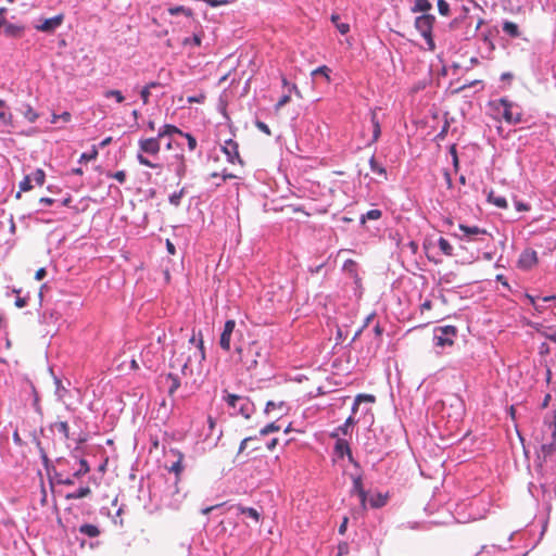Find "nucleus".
<instances>
[{"mask_svg": "<svg viewBox=\"0 0 556 556\" xmlns=\"http://www.w3.org/2000/svg\"><path fill=\"white\" fill-rule=\"evenodd\" d=\"M26 305H27V298L17 296V299L15 300V306L18 308H23Z\"/></svg>", "mask_w": 556, "mask_h": 556, "instance_id": "nucleus-52", "label": "nucleus"}, {"mask_svg": "<svg viewBox=\"0 0 556 556\" xmlns=\"http://www.w3.org/2000/svg\"><path fill=\"white\" fill-rule=\"evenodd\" d=\"M382 212L378 208H374L368 211L366 214H363L361 217V223L365 224L367 220H377L381 217Z\"/></svg>", "mask_w": 556, "mask_h": 556, "instance_id": "nucleus-28", "label": "nucleus"}, {"mask_svg": "<svg viewBox=\"0 0 556 556\" xmlns=\"http://www.w3.org/2000/svg\"><path fill=\"white\" fill-rule=\"evenodd\" d=\"M179 178H182L187 172L186 161L182 154L175 155V161L169 165Z\"/></svg>", "mask_w": 556, "mask_h": 556, "instance_id": "nucleus-15", "label": "nucleus"}, {"mask_svg": "<svg viewBox=\"0 0 556 556\" xmlns=\"http://www.w3.org/2000/svg\"><path fill=\"white\" fill-rule=\"evenodd\" d=\"M98 155V151L94 147L91 148V150H89L88 152H85L80 155V159H79V162L81 163L83 161H91V160H94Z\"/></svg>", "mask_w": 556, "mask_h": 556, "instance_id": "nucleus-36", "label": "nucleus"}, {"mask_svg": "<svg viewBox=\"0 0 556 556\" xmlns=\"http://www.w3.org/2000/svg\"><path fill=\"white\" fill-rule=\"evenodd\" d=\"M355 424V420L353 417H349L344 425L339 428L344 434H348L349 428Z\"/></svg>", "mask_w": 556, "mask_h": 556, "instance_id": "nucleus-44", "label": "nucleus"}, {"mask_svg": "<svg viewBox=\"0 0 556 556\" xmlns=\"http://www.w3.org/2000/svg\"><path fill=\"white\" fill-rule=\"evenodd\" d=\"M488 201L490 203L494 204L495 206L500 207V208H507L508 207L507 200L504 197H502V195H496L493 191L489 192Z\"/></svg>", "mask_w": 556, "mask_h": 556, "instance_id": "nucleus-20", "label": "nucleus"}, {"mask_svg": "<svg viewBox=\"0 0 556 556\" xmlns=\"http://www.w3.org/2000/svg\"><path fill=\"white\" fill-rule=\"evenodd\" d=\"M348 518L345 517L339 527V533L344 534L346 531Z\"/></svg>", "mask_w": 556, "mask_h": 556, "instance_id": "nucleus-60", "label": "nucleus"}, {"mask_svg": "<svg viewBox=\"0 0 556 556\" xmlns=\"http://www.w3.org/2000/svg\"><path fill=\"white\" fill-rule=\"evenodd\" d=\"M515 206L518 212H526L529 210V206L520 201H515Z\"/></svg>", "mask_w": 556, "mask_h": 556, "instance_id": "nucleus-53", "label": "nucleus"}, {"mask_svg": "<svg viewBox=\"0 0 556 556\" xmlns=\"http://www.w3.org/2000/svg\"><path fill=\"white\" fill-rule=\"evenodd\" d=\"M170 453L176 457V460L170 465V467H168V471L174 472L177 479H179V476L184 470V454L178 450H170Z\"/></svg>", "mask_w": 556, "mask_h": 556, "instance_id": "nucleus-14", "label": "nucleus"}, {"mask_svg": "<svg viewBox=\"0 0 556 556\" xmlns=\"http://www.w3.org/2000/svg\"><path fill=\"white\" fill-rule=\"evenodd\" d=\"M545 425L552 433V441L549 443H544L541 446V453L544 458L551 456L556 451V409L554 413V420Z\"/></svg>", "mask_w": 556, "mask_h": 556, "instance_id": "nucleus-10", "label": "nucleus"}, {"mask_svg": "<svg viewBox=\"0 0 556 556\" xmlns=\"http://www.w3.org/2000/svg\"><path fill=\"white\" fill-rule=\"evenodd\" d=\"M13 441L17 445H22V443H23V441H22V439H21V437H20L17 431H14V433H13Z\"/></svg>", "mask_w": 556, "mask_h": 556, "instance_id": "nucleus-63", "label": "nucleus"}, {"mask_svg": "<svg viewBox=\"0 0 556 556\" xmlns=\"http://www.w3.org/2000/svg\"><path fill=\"white\" fill-rule=\"evenodd\" d=\"M538 264V254L534 250L527 248L519 255L517 261L518 268L529 270Z\"/></svg>", "mask_w": 556, "mask_h": 556, "instance_id": "nucleus-9", "label": "nucleus"}, {"mask_svg": "<svg viewBox=\"0 0 556 556\" xmlns=\"http://www.w3.org/2000/svg\"><path fill=\"white\" fill-rule=\"evenodd\" d=\"M371 124H372V139H371V142H375V141L378 140V138L380 137V134H381L380 124H379V121L377 118L376 111L371 112Z\"/></svg>", "mask_w": 556, "mask_h": 556, "instance_id": "nucleus-25", "label": "nucleus"}, {"mask_svg": "<svg viewBox=\"0 0 556 556\" xmlns=\"http://www.w3.org/2000/svg\"><path fill=\"white\" fill-rule=\"evenodd\" d=\"M343 270L348 273L350 276L355 278L356 281L359 280L357 274V264L353 260H346L343 264Z\"/></svg>", "mask_w": 556, "mask_h": 556, "instance_id": "nucleus-22", "label": "nucleus"}, {"mask_svg": "<svg viewBox=\"0 0 556 556\" xmlns=\"http://www.w3.org/2000/svg\"><path fill=\"white\" fill-rule=\"evenodd\" d=\"M165 383L168 386V394L170 396L178 390L180 387V381L177 376L174 374H168L165 376Z\"/></svg>", "mask_w": 556, "mask_h": 556, "instance_id": "nucleus-16", "label": "nucleus"}, {"mask_svg": "<svg viewBox=\"0 0 556 556\" xmlns=\"http://www.w3.org/2000/svg\"><path fill=\"white\" fill-rule=\"evenodd\" d=\"M255 126L261 130L263 131L264 134L266 135H270V129L269 127L264 123V122H261V121H256L255 122Z\"/></svg>", "mask_w": 556, "mask_h": 556, "instance_id": "nucleus-47", "label": "nucleus"}, {"mask_svg": "<svg viewBox=\"0 0 556 556\" xmlns=\"http://www.w3.org/2000/svg\"><path fill=\"white\" fill-rule=\"evenodd\" d=\"M356 495L359 497V502H361L362 508L366 509L367 492L366 491H362V492L357 493Z\"/></svg>", "mask_w": 556, "mask_h": 556, "instance_id": "nucleus-49", "label": "nucleus"}, {"mask_svg": "<svg viewBox=\"0 0 556 556\" xmlns=\"http://www.w3.org/2000/svg\"><path fill=\"white\" fill-rule=\"evenodd\" d=\"M236 509L248 517L252 518L255 522H258L261 519V514L253 507H243L242 505H237Z\"/></svg>", "mask_w": 556, "mask_h": 556, "instance_id": "nucleus-19", "label": "nucleus"}, {"mask_svg": "<svg viewBox=\"0 0 556 556\" xmlns=\"http://www.w3.org/2000/svg\"><path fill=\"white\" fill-rule=\"evenodd\" d=\"M434 21L435 17L432 14H422L415 20V27L426 39L430 50L434 49V42L431 36Z\"/></svg>", "mask_w": 556, "mask_h": 556, "instance_id": "nucleus-6", "label": "nucleus"}, {"mask_svg": "<svg viewBox=\"0 0 556 556\" xmlns=\"http://www.w3.org/2000/svg\"><path fill=\"white\" fill-rule=\"evenodd\" d=\"M204 98L205 97L203 94L189 97L188 102L189 103H193V102L200 103V102H203Z\"/></svg>", "mask_w": 556, "mask_h": 556, "instance_id": "nucleus-57", "label": "nucleus"}, {"mask_svg": "<svg viewBox=\"0 0 556 556\" xmlns=\"http://www.w3.org/2000/svg\"><path fill=\"white\" fill-rule=\"evenodd\" d=\"M156 86H157V84H156V83H150L149 85H147V86H146V87L140 91V97H141V99H142L143 104H148V102H149V98H150V94H151L150 89H151V88H154V87H156Z\"/></svg>", "mask_w": 556, "mask_h": 556, "instance_id": "nucleus-31", "label": "nucleus"}, {"mask_svg": "<svg viewBox=\"0 0 556 556\" xmlns=\"http://www.w3.org/2000/svg\"><path fill=\"white\" fill-rule=\"evenodd\" d=\"M368 502L371 508L383 507L388 502V494L377 493L372 495Z\"/></svg>", "mask_w": 556, "mask_h": 556, "instance_id": "nucleus-18", "label": "nucleus"}, {"mask_svg": "<svg viewBox=\"0 0 556 556\" xmlns=\"http://www.w3.org/2000/svg\"><path fill=\"white\" fill-rule=\"evenodd\" d=\"M334 453L338 457L343 458L345 455L349 456L351 463L355 464L354 458L352 456V452L350 445L346 440L338 439L334 444Z\"/></svg>", "mask_w": 556, "mask_h": 556, "instance_id": "nucleus-13", "label": "nucleus"}, {"mask_svg": "<svg viewBox=\"0 0 556 556\" xmlns=\"http://www.w3.org/2000/svg\"><path fill=\"white\" fill-rule=\"evenodd\" d=\"M79 531H80V533H83L89 538H97L100 534L99 528L94 525H89V523L83 525L79 528Z\"/></svg>", "mask_w": 556, "mask_h": 556, "instance_id": "nucleus-23", "label": "nucleus"}, {"mask_svg": "<svg viewBox=\"0 0 556 556\" xmlns=\"http://www.w3.org/2000/svg\"><path fill=\"white\" fill-rule=\"evenodd\" d=\"M526 296L529 300L530 304L534 307V309L541 312V307L536 304L535 299L530 294H527Z\"/></svg>", "mask_w": 556, "mask_h": 556, "instance_id": "nucleus-58", "label": "nucleus"}, {"mask_svg": "<svg viewBox=\"0 0 556 556\" xmlns=\"http://www.w3.org/2000/svg\"><path fill=\"white\" fill-rule=\"evenodd\" d=\"M498 105L503 106V118L509 124H519L522 119L521 112H515L516 106L506 98H501L497 102Z\"/></svg>", "mask_w": 556, "mask_h": 556, "instance_id": "nucleus-8", "label": "nucleus"}, {"mask_svg": "<svg viewBox=\"0 0 556 556\" xmlns=\"http://www.w3.org/2000/svg\"><path fill=\"white\" fill-rule=\"evenodd\" d=\"M369 164L374 173L386 176L384 167L380 166L374 157L370 159Z\"/></svg>", "mask_w": 556, "mask_h": 556, "instance_id": "nucleus-38", "label": "nucleus"}, {"mask_svg": "<svg viewBox=\"0 0 556 556\" xmlns=\"http://www.w3.org/2000/svg\"><path fill=\"white\" fill-rule=\"evenodd\" d=\"M160 140L161 139L156 136L153 138L140 139L138 141L139 153L137 154V160L141 165L150 167V168L160 167L159 164L152 163L149 159H147L143 155L144 153L149 154V155H157L161 150Z\"/></svg>", "mask_w": 556, "mask_h": 556, "instance_id": "nucleus-4", "label": "nucleus"}, {"mask_svg": "<svg viewBox=\"0 0 556 556\" xmlns=\"http://www.w3.org/2000/svg\"><path fill=\"white\" fill-rule=\"evenodd\" d=\"M290 101V94H285L282 96L278 102L276 103L275 105V109L278 111L280 110L282 106H285L288 102Z\"/></svg>", "mask_w": 556, "mask_h": 556, "instance_id": "nucleus-45", "label": "nucleus"}, {"mask_svg": "<svg viewBox=\"0 0 556 556\" xmlns=\"http://www.w3.org/2000/svg\"><path fill=\"white\" fill-rule=\"evenodd\" d=\"M184 195V189H181L180 191L178 192H174L170 197H169V203L175 205V206H178L180 204V200Z\"/></svg>", "mask_w": 556, "mask_h": 556, "instance_id": "nucleus-40", "label": "nucleus"}, {"mask_svg": "<svg viewBox=\"0 0 556 556\" xmlns=\"http://www.w3.org/2000/svg\"><path fill=\"white\" fill-rule=\"evenodd\" d=\"M253 439H254L253 437H248V438L243 439L239 445L238 454H241L247 448L248 442Z\"/></svg>", "mask_w": 556, "mask_h": 556, "instance_id": "nucleus-51", "label": "nucleus"}, {"mask_svg": "<svg viewBox=\"0 0 556 556\" xmlns=\"http://www.w3.org/2000/svg\"><path fill=\"white\" fill-rule=\"evenodd\" d=\"M105 98H114L117 103H122L124 101V96L118 90H108L104 92Z\"/></svg>", "mask_w": 556, "mask_h": 556, "instance_id": "nucleus-35", "label": "nucleus"}, {"mask_svg": "<svg viewBox=\"0 0 556 556\" xmlns=\"http://www.w3.org/2000/svg\"><path fill=\"white\" fill-rule=\"evenodd\" d=\"M223 151L227 155V160L230 163L239 162L241 163L239 151H238V144L233 140L229 139L225 141V144L223 146Z\"/></svg>", "mask_w": 556, "mask_h": 556, "instance_id": "nucleus-12", "label": "nucleus"}, {"mask_svg": "<svg viewBox=\"0 0 556 556\" xmlns=\"http://www.w3.org/2000/svg\"><path fill=\"white\" fill-rule=\"evenodd\" d=\"M0 121L4 125L12 123V114L7 110L5 102L2 99H0Z\"/></svg>", "mask_w": 556, "mask_h": 556, "instance_id": "nucleus-24", "label": "nucleus"}, {"mask_svg": "<svg viewBox=\"0 0 556 556\" xmlns=\"http://www.w3.org/2000/svg\"><path fill=\"white\" fill-rule=\"evenodd\" d=\"M65 15L60 13L53 17L46 18L40 25L36 26V28L40 31L51 33L55 30L63 23Z\"/></svg>", "mask_w": 556, "mask_h": 556, "instance_id": "nucleus-11", "label": "nucleus"}, {"mask_svg": "<svg viewBox=\"0 0 556 556\" xmlns=\"http://www.w3.org/2000/svg\"><path fill=\"white\" fill-rule=\"evenodd\" d=\"M432 308V302L430 300H426L421 305H420V311L421 313H424L425 311H429Z\"/></svg>", "mask_w": 556, "mask_h": 556, "instance_id": "nucleus-56", "label": "nucleus"}, {"mask_svg": "<svg viewBox=\"0 0 556 556\" xmlns=\"http://www.w3.org/2000/svg\"><path fill=\"white\" fill-rule=\"evenodd\" d=\"M438 10L441 15H448L450 13V5L445 0H438Z\"/></svg>", "mask_w": 556, "mask_h": 556, "instance_id": "nucleus-39", "label": "nucleus"}, {"mask_svg": "<svg viewBox=\"0 0 556 556\" xmlns=\"http://www.w3.org/2000/svg\"><path fill=\"white\" fill-rule=\"evenodd\" d=\"M337 28H338V30H339L342 35H344V34L349 33V30H350V26H349V24H345V23H340V25H337Z\"/></svg>", "mask_w": 556, "mask_h": 556, "instance_id": "nucleus-55", "label": "nucleus"}, {"mask_svg": "<svg viewBox=\"0 0 556 556\" xmlns=\"http://www.w3.org/2000/svg\"><path fill=\"white\" fill-rule=\"evenodd\" d=\"M89 470H90V467H89L87 460L84 458H80L78 462V468L75 469V472L73 475L75 477H79L81 475L89 472Z\"/></svg>", "mask_w": 556, "mask_h": 556, "instance_id": "nucleus-29", "label": "nucleus"}, {"mask_svg": "<svg viewBox=\"0 0 556 556\" xmlns=\"http://www.w3.org/2000/svg\"><path fill=\"white\" fill-rule=\"evenodd\" d=\"M46 275H47L46 268L41 267V268H39V269L36 271V274H35V278H36L37 280H41V279H43V278L46 277Z\"/></svg>", "mask_w": 556, "mask_h": 556, "instance_id": "nucleus-54", "label": "nucleus"}, {"mask_svg": "<svg viewBox=\"0 0 556 556\" xmlns=\"http://www.w3.org/2000/svg\"><path fill=\"white\" fill-rule=\"evenodd\" d=\"M91 493V489L89 485L80 486L75 492L72 493V498H84Z\"/></svg>", "mask_w": 556, "mask_h": 556, "instance_id": "nucleus-30", "label": "nucleus"}, {"mask_svg": "<svg viewBox=\"0 0 556 556\" xmlns=\"http://www.w3.org/2000/svg\"><path fill=\"white\" fill-rule=\"evenodd\" d=\"M37 114L33 111L31 108H28L27 111L25 112V117L29 121V122H35L36 118H37Z\"/></svg>", "mask_w": 556, "mask_h": 556, "instance_id": "nucleus-50", "label": "nucleus"}, {"mask_svg": "<svg viewBox=\"0 0 556 556\" xmlns=\"http://www.w3.org/2000/svg\"><path fill=\"white\" fill-rule=\"evenodd\" d=\"M457 336L455 326H443L434 329V342L437 346H452Z\"/></svg>", "mask_w": 556, "mask_h": 556, "instance_id": "nucleus-7", "label": "nucleus"}, {"mask_svg": "<svg viewBox=\"0 0 556 556\" xmlns=\"http://www.w3.org/2000/svg\"><path fill=\"white\" fill-rule=\"evenodd\" d=\"M432 5L429 0H415V4L412 8L413 12H428Z\"/></svg>", "mask_w": 556, "mask_h": 556, "instance_id": "nucleus-27", "label": "nucleus"}, {"mask_svg": "<svg viewBox=\"0 0 556 556\" xmlns=\"http://www.w3.org/2000/svg\"><path fill=\"white\" fill-rule=\"evenodd\" d=\"M376 401L375 396L371 395V394H358L356 397H355V401H354V404H353V407H352V412L353 413H356L359 404L362 402H368V403H374Z\"/></svg>", "mask_w": 556, "mask_h": 556, "instance_id": "nucleus-26", "label": "nucleus"}, {"mask_svg": "<svg viewBox=\"0 0 556 556\" xmlns=\"http://www.w3.org/2000/svg\"><path fill=\"white\" fill-rule=\"evenodd\" d=\"M538 332L541 336H543L544 338H546L547 340L556 343V332L555 331H551L549 329H543V330H538Z\"/></svg>", "mask_w": 556, "mask_h": 556, "instance_id": "nucleus-41", "label": "nucleus"}, {"mask_svg": "<svg viewBox=\"0 0 556 556\" xmlns=\"http://www.w3.org/2000/svg\"><path fill=\"white\" fill-rule=\"evenodd\" d=\"M362 491H365L364 486H363L362 477L361 476L353 477V488L351 490V493L352 494H357V493H359Z\"/></svg>", "mask_w": 556, "mask_h": 556, "instance_id": "nucleus-33", "label": "nucleus"}, {"mask_svg": "<svg viewBox=\"0 0 556 556\" xmlns=\"http://www.w3.org/2000/svg\"><path fill=\"white\" fill-rule=\"evenodd\" d=\"M56 427L65 434V437H67V424L65 421L59 422Z\"/></svg>", "mask_w": 556, "mask_h": 556, "instance_id": "nucleus-59", "label": "nucleus"}, {"mask_svg": "<svg viewBox=\"0 0 556 556\" xmlns=\"http://www.w3.org/2000/svg\"><path fill=\"white\" fill-rule=\"evenodd\" d=\"M189 41H192L195 46H200L201 43V39L197 35H194L191 39H186L185 43H188Z\"/></svg>", "mask_w": 556, "mask_h": 556, "instance_id": "nucleus-62", "label": "nucleus"}, {"mask_svg": "<svg viewBox=\"0 0 556 556\" xmlns=\"http://www.w3.org/2000/svg\"><path fill=\"white\" fill-rule=\"evenodd\" d=\"M45 178H46V175H45V172L40 168L36 169L35 173L33 174V178L35 180V182L38 185V186H42L43 182H45Z\"/></svg>", "mask_w": 556, "mask_h": 556, "instance_id": "nucleus-37", "label": "nucleus"}, {"mask_svg": "<svg viewBox=\"0 0 556 556\" xmlns=\"http://www.w3.org/2000/svg\"><path fill=\"white\" fill-rule=\"evenodd\" d=\"M30 182H31V177L25 176L24 179L20 184L21 191H29L33 188Z\"/></svg>", "mask_w": 556, "mask_h": 556, "instance_id": "nucleus-43", "label": "nucleus"}, {"mask_svg": "<svg viewBox=\"0 0 556 556\" xmlns=\"http://www.w3.org/2000/svg\"><path fill=\"white\" fill-rule=\"evenodd\" d=\"M224 401L245 419L250 418L253 410V403L245 396L231 394L225 391Z\"/></svg>", "mask_w": 556, "mask_h": 556, "instance_id": "nucleus-5", "label": "nucleus"}, {"mask_svg": "<svg viewBox=\"0 0 556 556\" xmlns=\"http://www.w3.org/2000/svg\"><path fill=\"white\" fill-rule=\"evenodd\" d=\"M329 72H330V70L327 66L323 65V66H319L318 68L314 70L312 72V75L313 76H315V75H324L327 78V80H329L330 79Z\"/></svg>", "mask_w": 556, "mask_h": 556, "instance_id": "nucleus-42", "label": "nucleus"}, {"mask_svg": "<svg viewBox=\"0 0 556 556\" xmlns=\"http://www.w3.org/2000/svg\"><path fill=\"white\" fill-rule=\"evenodd\" d=\"M204 359V342L202 334L199 333V338L193 334L186 345L180 346L178 352H174L169 365L185 377L192 378L202 375Z\"/></svg>", "mask_w": 556, "mask_h": 556, "instance_id": "nucleus-2", "label": "nucleus"}, {"mask_svg": "<svg viewBox=\"0 0 556 556\" xmlns=\"http://www.w3.org/2000/svg\"><path fill=\"white\" fill-rule=\"evenodd\" d=\"M425 254L433 263L441 262L440 255L456 256L457 263H471L470 258L465 257L463 254L466 251L465 245H457V252H454V245H422Z\"/></svg>", "mask_w": 556, "mask_h": 556, "instance_id": "nucleus-3", "label": "nucleus"}, {"mask_svg": "<svg viewBox=\"0 0 556 556\" xmlns=\"http://www.w3.org/2000/svg\"><path fill=\"white\" fill-rule=\"evenodd\" d=\"M502 29L503 31L513 37V38H517L520 36V31H519V27L516 23L514 22H510V21H505L503 23V26H502Z\"/></svg>", "mask_w": 556, "mask_h": 556, "instance_id": "nucleus-17", "label": "nucleus"}, {"mask_svg": "<svg viewBox=\"0 0 556 556\" xmlns=\"http://www.w3.org/2000/svg\"><path fill=\"white\" fill-rule=\"evenodd\" d=\"M181 136H185L188 140V148L192 151L197 147V140L194 137H192L190 134H184Z\"/></svg>", "mask_w": 556, "mask_h": 556, "instance_id": "nucleus-46", "label": "nucleus"}, {"mask_svg": "<svg viewBox=\"0 0 556 556\" xmlns=\"http://www.w3.org/2000/svg\"><path fill=\"white\" fill-rule=\"evenodd\" d=\"M168 12H169L170 15H177V14L182 13V14H185L187 16H191V14H192L190 9H187V8L182 7V5L170 7L168 9Z\"/></svg>", "mask_w": 556, "mask_h": 556, "instance_id": "nucleus-32", "label": "nucleus"}, {"mask_svg": "<svg viewBox=\"0 0 556 556\" xmlns=\"http://www.w3.org/2000/svg\"><path fill=\"white\" fill-rule=\"evenodd\" d=\"M279 430H280V427L278 425H276V422H270L260 430V434L264 437L271 432L279 431Z\"/></svg>", "mask_w": 556, "mask_h": 556, "instance_id": "nucleus-34", "label": "nucleus"}, {"mask_svg": "<svg viewBox=\"0 0 556 556\" xmlns=\"http://www.w3.org/2000/svg\"><path fill=\"white\" fill-rule=\"evenodd\" d=\"M348 549L349 547L346 543L339 544V555L346 554Z\"/></svg>", "mask_w": 556, "mask_h": 556, "instance_id": "nucleus-64", "label": "nucleus"}, {"mask_svg": "<svg viewBox=\"0 0 556 556\" xmlns=\"http://www.w3.org/2000/svg\"><path fill=\"white\" fill-rule=\"evenodd\" d=\"M236 326L237 324L233 319L225 323L219 338V345L224 351L230 352V338L235 337L236 361L247 370H252L256 368L260 361L265 359L264 346L257 340L244 339L243 332L240 329H236Z\"/></svg>", "mask_w": 556, "mask_h": 556, "instance_id": "nucleus-1", "label": "nucleus"}, {"mask_svg": "<svg viewBox=\"0 0 556 556\" xmlns=\"http://www.w3.org/2000/svg\"><path fill=\"white\" fill-rule=\"evenodd\" d=\"M114 179L118 182L123 184L126 180V173L124 170H118L112 175Z\"/></svg>", "mask_w": 556, "mask_h": 556, "instance_id": "nucleus-48", "label": "nucleus"}, {"mask_svg": "<svg viewBox=\"0 0 556 556\" xmlns=\"http://www.w3.org/2000/svg\"><path fill=\"white\" fill-rule=\"evenodd\" d=\"M173 134L182 135V131L174 125L166 124L159 129L157 137L161 139L166 136H172Z\"/></svg>", "mask_w": 556, "mask_h": 556, "instance_id": "nucleus-21", "label": "nucleus"}, {"mask_svg": "<svg viewBox=\"0 0 556 556\" xmlns=\"http://www.w3.org/2000/svg\"><path fill=\"white\" fill-rule=\"evenodd\" d=\"M276 408H277V404L275 402H273V401H268L267 404H266V409L265 410L267 413H269V412H271V410H274Z\"/></svg>", "mask_w": 556, "mask_h": 556, "instance_id": "nucleus-61", "label": "nucleus"}]
</instances>
